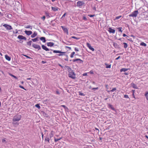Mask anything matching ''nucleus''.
Masks as SVG:
<instances>
[{
	"instance_id": "1",
	"label": "nucleus",
	"mask_w": 148,
	"mask_h": 148,
	"mask_svg": "<svg viewBox=\"0 0 148 148\" xmlns=\"http://www.w3.org/2000/svg\"><path fill=\"white\" fill-rule=\"evenodd\" d=\"M21 117L22 116L20 114H17L14 116L12 119L13 124H16V123L15 122L20 121L21 119Z\"/></svg>"
},
{
	"instance_id": "2",
	"label": "nucleus",
	"mask_w": 148,
	"mask_h": 148,
	"mask_svg": "<svg viewBox=\"0 0 148 148\" xmlns=\"http://www.w3.org/2000/svg\"><path fill=\"white\" fill-rule=\"evenodd\" d=\"M69 77L73 79H75L76 77V74L73 72V70L71 71L70 72H69Z\"/></svg>"
},
{
	"instance_id": "3",
	"label": "nucleus",
	"mask_w": 148,
	"mask_h": 148,
	"mask_svg": "<svg viewBox=\"0 0 148 148\" xmlns=\"http://www.w3.org/2000/svg\"><path fill=\"white\" fill-rule=\"evenodd\" d=\"M53 52L54 53H60V54H57L59 56H62L63 55H64V53H66L65 52H62L61 51H58V50H53Z\"/></svg>"
},
{
	"instance_id": "4",
	"label": "nucleus",
	"mask_w": 148,
	"mask_h": 148,
	"mask_svg": "<svg viewBox=\"0 0 148 148\" xmlns=\"http://www.w3.org/2000/svg\"><path fill=\"white\" fill-rule=\"evenodd\" d=\"M138 13V10H135L131 14L129 15L130 17H136Z\"/></svg>"
},
{
	"instance_id": "5",
	"label": "nucleus",
	"mask_w": 148,
	"mask_h": 148,
	"mask_svg": "<svg viewBox=\"0 0 148 148\" xmlns=\"http://www.w3.org/2000/svg\"><path fill=\"white\" fill-rule=\"evenodd\" d=\"M3 26L8 30H10L13 29V28L11 25L8 24H5L3 25Z\"/></svg>"
},
{
	"instance_id": "6",
	"label": "nucleus",
	"mask_w": 148,
	"mask_h": 148,
	"mask_svg": "<svg viewBox=\"0 0 148 148\" xmlns=\"http://www.w3.org/2000/svg\"><path fill=\"white\" fill-rule=\"evenodd\" d=\"M32 46L35 49H38V50H39L41 49V48L40 46L35 44H33Z\"/></svg>"
},
{
	"instance_id": "7",
	"label": "nucleus",
	"mask_w": 148,
	"mask_h": 148,
	"mask_svg": "<svg viewBox=\"0 0 148 148\" xmlns=\"http://www.w3.org/2000/svg\"><path fill=\"white\" fill-rule=\"evenodd\" d=\"M73 61L74 62H77V63H83V61L79 58L76 59H73Z\"/></svg>"
},
{
	"instance_id": "8",
	"label": "nucleus",
	"mask_w": 148,
	"mask_h": 148,
	"mask_svg": "<svg viewBox=\"0 0 148 148\" xmlns=\"http://www.w3.org/2000/svg\"><path fill=\"white\" fill-rule=\"evenodd\" d=\"M84 4L83 1H79L77 3V6L79 7H80Z\"/></svg>"
},
{
	"instance_id": "9",
	"label": "nucleus",
	"mask_w": 148,
	"mask_h": 148,
	"mask_svg": "<svg viewBox=\"0 0 148 148\" xmlns=\"http://www.w3.org/2000/svg\"><path fill=\"white\" fill-rule=\"evenodd\" d=\"M61 27L64 32L66 33L67 34H68V30L64 26H61Z\"/></svg>"
},
{
	"instance_id": "10",
	"label": "nucleus",
	"mask_w": 148,
	"mask_h": 148,
	"mask_svg": "<svg viewBox=\"0 0 148 148\" xmlns=\"http://www.w3.org/2000/svg\"><path fill=\"white\" fill-rule=\"evenodd\" d=\"M17 38L21 40H27V38L21 35H18Z\"/></svg>"
},
{
	"instance_id": "11",
	"label": "nucleus",
	"mask_w": 148,
	"mask_h": 148,
	"mask_svg": "<svg viewBox=\"0 0 148 148\" xmlns=\"http://www.w3.org/2000/svg\"><path fill=\"white\" fill-rule=\"evenodd\" d=\"M41 47L44 50H45V51H49V50H51V51H53V50L51 49H49L47 48L46 46H45L44 45H42Z\"/></svg>"
},
{
	"instance_id": "12",
	"label": "nucleus",
	"mask_w": 148,
	"mask_h": 148,
	"mask_svg": "<svg viewBox=\"0 0 148 148\" xmlns=\"http://www.w3.org/2000/svg\"><path fill=\"white\" fill-rule=\"evenodd\" d=\"M87 45L90 49L92 51H94L95 49L91 47V45L89 43H87Z\"/></svg>"
},
{
	"instance_id": "13",
	"label": "nucleus",
	"mask_w": 148,
	"mask_h": 148,
	"mask_svg": "<svg viewBox=\"0 0 148 148\" xmlns=\"http://www.w3.org/2000/svg\"><path fill=\"white\" fill-rule=\"evenodd\" d=\"M108 31L110 33H114L115 32V30L114 29H112L111 28H109L108 29Z\"/></svg>"
},
{
	"instance_id": "14",
	"label": "nucleus",
	"mask_w": 148,
	"mask_h": 148,
	"mask_svg": "<svg viewBox=\"0 0 148 148\" xmlns=\"http://www.w3.org/2000/svg\"><path fill=\"white\" fill-rule=\"evenodd\" d=\"M131 86L134 88L137 89H138V87L135 84L132 83L131 84Z\"/></svg>"
},
{
	"instance_id": "15",
	"label": "nucleus",
	"mask_w": 148,
	"mask_h": 148,
	"mask_svg": "<svg viewBox=\"0 0 148 148\" xmlns=\"http://www.w3.org/2000/svg\"><path fill=\"white\" fill-rule=\"evenodd\" d=\"M51 9L52 10L54 11V12H56L58 10V9H59V10H60V9H59V8L57 7H51Z\"/></svg>"
},
{
	"instance_id": "16",
	"label": "nucleus",
	"mask_w": 148,
	"mask_h": 148,
	"mask_svg": "<svg viewBox=\"0 0 148 148\" xmlns=\"http://www.w3.org/2000/svg\"><path fill=\"white\" fill-rule=\"evenodd\" d=\"M47 45L48 46L51 47L54 45V43L52 42H49L47 43Z\"/></svg>"
},
{
	"instance_id": "17",
	"label": "nucleus",
	"mask_w": 148,
	"mask_h": 148,
	"mask_svg": "<svg viewBox=\"0 0 148 148\" xmlns=\"http://www.w3.org/2000/svg\"><path fill=\"white\" fill-rule=\"evenodd\" d=\"M25 32L27 35L28 36L31 34H32V32L31 31H27L25 30Z\"/></svg>"
},
{
	"instance_id": "18",
	"label": "nucleus",
	"mask_w": 148,
	"mask_h": 148,
	"mask_svg": "<svg viewBox=\"0 0 148 148\" xmlns=\"http://www.w3.org/2000/svg\"><path fill=\"white\" fill-rule=\"evenodd\" d=\"M113 46L116 49H119L120 47L116 43L114 42L113 43Z\"/></svg>"
},
{
	"instance_id": "19",
	"label": "nucleus",
	"mask_w": 148,
	"mask_h": 148,
	"mask_svg": "<svg viewBox=\"0 0 148 148\" xmlns=\"http://www.w3.org/2000/svg\"><path fill=\"white\" fill-rule=\"evenodd\" d=\"M65 69H66L67 70L68 72H70L72 70L68 66H65Z\"/></svg>"
},
{
	"instance_id": "20",
	"label": "nucleus",
	"mask_w": 148,
	"mask_h": 148,
	"mask_svg": "<svg viewBox=\"0 0 148 148\" xmlns=\"http://www.w3.org/2000/svg\"><path fill=\"white\" fill-rule=\"evenodd\" d=\"M108 107L109 108H110L112 110H115V109L114 107H113V106L111 104H109L108 105Z\"/></svg>"
},
{
	"instance_id": "21",
	"label": "nucleus",
	"mask_w": 148,
	"mask_h": 148,
	"mask_svg": "<svg viewBox=\"0 0 148 148\" xmlns=\"http://www.w3.org/2000/svg\"><path fill=\"white\" fill-rule=\"evenodd\" d=\"M37 35V33L36 32H34L33 34L31 35V37L34 38Z\"/></svg>"
},
{
	"instance_id": "22",
	"label": "nucleus",
	"mask_w": 148,
	"mask_h": 148,
	"mask_svg": "<svg viewBox=\"0 0 148 148\" xmlns=\"http://www.w3.org/2000/svg\"><path fill=\"white\" fill-rule=\"evenodd\" d=\"M40 40L42 41L43 42H46L45 38V37H42L40 38Z\"/></svg>"
},
{
	"instance_id": "23",
	"label": "nucleus",
	"mask_w": 148,
	"mask_h": 148,
	"mask_svg": "<svg viewBox=\"0 0 148 148\" xmlns=\"http://www.w3.org/2000/svg\"><path fill=\"white\" fill-rule=\"evenodd\" d=\"M5 57L6 60H8L10 61L11 60L9 56L8 55H6L5 56Z\"/></svg>"
},
{
	"instance_id": "24",
	"label": "nucleus",
	"mask_w": 148,
	"mask_h": 148,
	"mask_svg": "<svg viewBox=\"0 0 148 148\" xmlns=\"http://www.w3.org/2000/svg\"><path fill=\"white\" fill-rule=\"evenodd\" d=\"M38 37H36L34 39H32V41H33V42H36L37 41H38Z\"/></svg>"
},
{
	"instance_id": "25",
	"label": "nucleus",
	"mask_w": 148,
	"mask_h": 148,
	"mask_svg": "<svg viewBox=\"0 0 148 148\" xmlns=\"http://www.w3.org/2000/svg\"><path fill=\"white\" fill-rule=\"evenodd\" d=\"M50 138H49V137L47 136L45 138V141H47L49 143V140Z\"/></svg>"
},
{
	"instance_id": "26",
	"label": "nucleus",
	"mask_w": 148,
	"mask_h": 148,
	"mask_svg": "<svg viewBox=\"0 0 148 148\" xmlns=\"http://www.w3.org/2000/svg\"><path fill=\"white\" fill-rule=\"evenodd\" d=\"M45 14L47 18H49L50 17V16L49 15V12H45Z\"/></svg>"
},
{
	"instance_id": "27",
	"label": "nucleus",
	"mask_w": 148,
	"mask_h": 148,
	"mask_svg": "<svg viewBox=\"0 0 148 148\" xmlns=\"http://www.w3.org/2000/svg\"><path fill=\"white\" fill-rule=\"evenodd\" d=\"M128 70V69L126 68H122L120 70V72H121L122 71L125 72Z\"/></svg>"
},
{
	"instance_id": "28",
	"label": "nucleus",
	"mask_w": 148,
	"mask_h": 148,
	"mask_svg": "<svg viewBox=\"0 0 148 148\" xmlns=\"http://www.w3.org/2000/svg\"><path fill=\"white\" fill-rule=\"evenodd\" d=\"M105 65L106 66V68H110L111 67V65H108L107 64L105 63Z\"/></svg>"
},
{
	"instance_id": "29",
	"label": "nucleus",
	"mask_w": 148,
	"mask_h": 148,
	"mask_svg": "<svg viewBox=\"0 0 148 148\" xmlns=\"http://www.w3.org/2000/svg\"><path fill=\"white\" fill-rule=\"evenodd\" d=\"M148 92H146L145 94V96L146 97V99L147 100H148Z\"/></svg>"
},
{
	"instance_id": "30",
	"label": "nucleus",
	"mask_w": 148,
	"mask_h": 148,
	"mask_svg": "<svg viewBox=\"0 0 148 148\" xmlns=\"http://www.w3.org/2000/svg\"><path fill=\"white\" fill-rule=\"evenodd\" d=\"M32 42V41H31V40H30V41H29L28 42H27V45H28V46H29V47L31 45Z\"/></svg>"
},
{
	"instance_id": "31",
	"label": "nucleus",
	"mask_w": 148,
	"mask_h": 148,
	"mask_svg": "<svg viewBox=\"0 0 148 148\" xmlns=\"http://www.w3.org/2000/svg\"><path fill=\"white\" fill-rule=\"evenodd\" d=\"M123 44L124 45V47L125 48H126L128 46V45L126 43L123 42Z\"/></svg>"
},
{
	"instance_id": "32",
	"label": "nucleus",
	"mask_w": 148,
	"mask_h": 148,
	"mask_svg": "<svg viewBox=\"0 0 148 148\" xmlns=\"http://www.w3.org/2000/svg\"><path fill=\"white\" fill-rule=\"evenodd\" d=\"M140 45L143 46L145 47H146L147 46V44L143 42H141Z\"/></svg>"
},
{
	"instance_id": "33",
	"label": "nucleus",
	"mask_w": 148,
	"mask_h": 148,
	"mask_svg": "<svg viewBox=\"0 0 148 148\" xmlns=\"http://www.w3.org/2000/svg\"><path fill=\"white\" fill-rule=\"evenodd\" d=\"M49 137L50 138H51L53 136V134L52 133V132H51L50 133L49 135Z\"/></svg>"
},
{
	"instance_id": "34",
	"label": "nucleus",
	"mask_w": 148,
	"mask_h": 148,
	"mask_svg": "<svg viewBox=\"0 0 148 148\" xmlns=\"http://www.w3.org/2000/svg\"><path fill=\"white\" fill-rule=\"evenodd\" d=\"M36 107L38 108L39 109L40 108V104H37L35 105Z\"/></svg>"
},
{
	"instance_id": "35",
	"label": "nucleus",
	"mask_w": 148,
	"mask_h": 148,
	"mask_svg": "<svg viewBox=\"0 0 148 148\" xmlns=\"http://www.w3.org/2000/svg\"><path fill=\"white\" fill-rule=\"evenodd\" d=\"M9 75L10 76H11L14 77V78H15L16 79H18V78H17V77H16V76L13 75L11 73H9Z\"/></svg>"
},
{
	"instance_id": "36",
	"label": "nucleus",
	"mask_w": 148,
	"mask_h": 148,
	"mask_svg": "<svg viewBox=\"0 0 148 148\" xmlns=\"http://www.w3.org/2000/svg\"><path fill=\"white\" fill-rule=\"evenodd\" d=\"M117 29H118L119 32H122L123 31L121 30L122 29V27H119Z\"/></svg>"
},
{
	"instance_id": "37",
	"label": "nucleus",
	"mask_w": 148,
	"mask_h": 148,
	"mask_svg": "<svg viewBox=\"0 0 148 148\" xmlns=\"http://www.w3.org/2000/svg\"><path fill=\"white\" fill-rule=\"evenodd\" d=\"M116 90V88H113L112 90H111L110 91H111V92H114V91ZM108 92H110L109 91H108Z\"/></svg>"
},
{
	"instance_id": "38",
	"label": "nucleus",
	"mask_w": 148,
	"mask_h": 148,
	"mask_svg": "<svg viewBox=\"0 0 148 148\" xmlns=\"http://www.w3.org/2000/svg\"><path fill=\"white\" fill-rule=\"evenodd\" d=\"M62 138H60L58 139H56L55 138H54V141L55 142H57L58 141L60 140Z\"/></svg>"
},
{
	"instance_id": "39",
	"label": "nucleus",
	"mask_w": 148,
	"mask_h": 148,
	"mask_svg": "<svg viewBox=\"0 0 148 148\" xmlns=\"http://www.w3.org/2000/svg\"><path fill=\"white\" fill-rule=\"evenodd\" d=\"M71 37L72 38H74V39H75L77 40H78L80 38H77V37H76L75 36H72Z\"/></svg>"
},
{
	"instance_id": "40",
	"label": "nucleus",
	"mask_w": 148,
	"mask_h": 148,
	"mask_svg": "<svg viewBox=\"0 0 148 148\" xmlns=\"http://www.w3.org/2000/svg\"><path fill=\"white\" fill-rule=\"evenodd\" d=\"M25 28H31L30 29H32V27L30 25H27V26L25 27Z\"/></svg>"
},
{
	"instance_id": "41",
	"label": "nucleus",
	"mask_w": 148,
	"mask_h": 148,
	"mask_svg": "<svg viewBox=\"0 0 148 148\" xmlns=\"http://www.w3.org/2000/svg\"><path fill=\"white\" fill-rule=\"evenodd\" d=\"M79 95H80L84 96L85 95L83 93H82L80 92H79Z\"/></svg>"
},
{
	"instance_id": "42",
	"label": "nucleus",
	"mask_w": 148,
	"mask_h": 148,
	"mask_svg": "<svg viewBox=\"0 0 148 148\" xmlns=\"http://www.w3.org/2000/svg\"><path fill=\"white\" fill-rule=\"evenodd\" d=\"M56 94L58 95H59L60 94V93L59 91L58 90L56 91Z\"/></svg>"
},
{
	"instance_id": "43",
	"label": "nucleus",
	"mask_w": 148,
	"mask_h": 148,
	"mask_svg": "<svg viewBox=\"0 0 148 148\" xmlns=\"http://www.w3.org/2000/svg\"><path fill=\"white\" fill-rule=\"evenodd\" d=\"M124 97L126 98H129L128 96L127 95H124Z\"/></svg>"
},
{
	"instance_id": "44",
	"label": "nucleus",
	"mask_w": 148,
	"mask_h": 148,
	"mask_svg": "<svg viewBox=\"0 0 148 148\" xmlns=\"http://www.w3.org/2000/svg\"><path fill=\"white\" fill-rule=\"evenodd\" d=\"M15 31H16V32H15L14 31H13V33L14 34H16L18 33L17 30V29H16Z\"/></svg>"
},
{
	"instance_id": "45",
	"label": "nucleus",
	"mask_w": 148,
	"mask_h": 148,
	"mask_svg": "<svg viewBox=\"0 0 148 148\" xmlns=\"http://www.w3.org/2000/svg\"><path fill=\"white\" fill-rule=\"evenodd\" d=\"M23 55L24 56H25V57H26L27 58H29V59H31V58L30 57H29V56H27V55H24V54H23Z\"/></svg>"
},
{
	"instance_id": "46",
	"label": "nucleus",
	"mask_w": 148,
	"mask_h": 148,
	"mask_svg": "<svg viewBox=\"0 0 148 148\" xmlns=\"http://www.w3.org/2000/svg\"><path fill=\"white\" fill-rule=\"evenodd\" d=\"M98 89V87L97 88H92V90H97Z\"/></svg>"
},
{
	"instance_id": "47",
	"label": "nucleus",
	"mask_w": 148,
	"mask_h": 148,
	"mask_svg": "<svg viewBox=\"0 0 148 148\" xmlns=\"http://www.w3.org/2000/svg\"><path fill=\"white\" fill-rule=\"evenodd\" d=\"M121 17V16H120L116 17L115 18V19L118 20V19H119Z\"/></svg>"
},
{
	"instance_id": "48",
	"label": "nucleus",
	"mask_w": 148,
	"mask_h": 148,
	"mask_svg": "<svg viewBox=\"0 0 148 148\" xmlns=\"http://www.w3.org/2000/svg\"><path fill=\"white\" fill-rule=\"evenodd\" d=\"M45 16H43V17H41V19L43 20V21H44L45 18Z\"/></svg>"
},
{
	"instance_id": "49",
	"label": "nucleus",
	"mask_w": 148,
	"mask_h": 148,
	"mask_svg": "<svg viewBox=\"0 0 148 148\" xmlns=\"http://www.w3.org/2000/svg\"><path fill=\"white\" fill-rule=\"evenodd\" d=\"M2 142L3 143H7V141L5 139H3L2 140Z\"/></svg>"
},
{
	"instance_id": "50",
	"label": "nucleus",
	"mask_w": 148,
	"mask_h": 148,
	"mask_svg": "<svg viewBox=\"0 0 148 148\" xmlns=\"http://www.w3.org/2000/svg\"><path fill=\"white\" fill-rule=\"evenodd\" d=\"M19 87L22 88H23L25 90H26L24 88V87L23 86L21 85H19Z\"/></svg>"
},
{
	"instance_id": "51",
	"label": "nucleus",
	"mask_w": 148,
	"mask_h": 148,
	"mask_svg": "<svg viewBox=\"0 0 148 148\" xmlns=\"http://www.w3.org/2000/svg\"><path fill=\"white\" fill-rule=\"evenodd\" d=\"M88 16H90V17H93L94 16H95V14H93V15H88Z\"/></svg>"
},
{
	"instance_id": "52",
	"label": "nucleus",
	"mask_w": 148,
	"mask_h": 148,
	"mask_svg": "<svg viewBox=\"0 0 148 148\" xmlns=\"http://www.w3.org/2000/svg\"><path fill=\"white\" fill-rule=\"evenodd\" d=\"M75 51H79V49H78V48H75Z\"/></svg>"
},
{
	"instance_id": "53",
	"label": "nucleus",
	"mask_w": 148,
	"mask_h": 148,
	"mask_svg": "<svg viewBox=\"0 0 148 148\" xmlns=\"http://www.w3.org/2000/svg\"><path fill=\"white\" fill-rule=\"evenodd\" d=\"M66 48L69 49L70 50H71V47L68 46H66Z\"/></svg>"
},
{
	"instance_id": "54",
	"label": "nucleus",
	"mask_w": 148,
	"mask_h": 148,
	"mask_svg": "<svg viewBox=\"0 0 148 148\" xmlns=\"http://www.w3.org/2000/svg\"><path fill=\"white\" fill-rule=\"evenodd\" d=\"M58 65L60 66L62 69H63L64 68V66H62L60 64H58Z\"/></svg>"
},
{
	"instance_id": "55",
	"label": "nucleus",
	"mask_w": 148,
	"mask_h": 148,
	"mask_svg": "<svg viewBox=\"0 0 148 148\" xmlns=\"http://www.w3.org/2000/svg\"><path fill=\"white\" fill-rule=\"evenodd\" d=\"M66 13H64V14L62 15V18H63V17H64L65 16V15H66Z\"/></svg>"
},
{
	"instance_id": "56",
	"label": "nucleus",
	"mask_w": 148,
	"mask_h": 148,
	"mask_svg": "<svg viewBox=\"0 0 148 148\" xmlns=\"http://www.w3.org/2000/svg\"><path fill=\"white\" fill-rule=\"evenodd\" d=\"M61 106H62V107H63L64 109H65L66 108V106H65V105H62Z\"/></svg>"
},
{
	"instance_id": "57",
	"label": "nucleus",
	"mask_w": 148,
	"mask_h": 148,
	"mask_svg": "<svg viewBox=\"0 0 148 148\" xmlns=\"http://www.w3.org/2000/svg\"><path fill=\"white\" fill-rule=\"evenodd\" d=\"M73 57H74V55H73V54H72L71 53L70 55V57L71 58H73Z\"/></svg>"
},
{
	"instance_id": "58",
	"label": "nucleus",
	"mask_w": 148,
	"mask_h": 148,
	"mask_svg": "<svg viewBox=\"0 0 148 148\" xmlns=\"http://www.w3.org/2000/svg\"><path fill=\"white\" fill-rule=\"evenodd\" d=\"M120 56H119L118 57H117V58H116L115 60H119L120 58Z\"/></svg>"
},
{
	"instance_id": "59",
	"label": "nucleus",
	"mask_w": 148,
	"mask_h": 148,
	"mask_svg": "<svg viewBox=\"0 0 148 148\" xmlns=\"http://www.w3.org/2000/svg\"><path fill=\"white\" fill-rule=\"evenodd\" d=\"M123 37H125V36H127L128 37V36H127L125 34H123Z\"/></svg>"
},
{
	"instance_id": "60",
	"label": "nucleus",
	"mask_w": 148,
	"mask_h": 148,
	"mask_svg": "<svg viewBox=\"0 0 148 148\" xmlns=\"http://www.w3.org/2000/svg\"><path fill=\"white\" fill-rule=\"evenodd\" d=\"M83 76H86L87 75V73H84L83 74Z\"/></svg>"
},
{
	"instance_id": "61",
	"label": "nucleus",
	"mask_w": 148,
	"mask_h": 148,
	"mask_svg": "<svg viewBox=\"0 0 148 148\" xmlns=\"http://www.w3.org/2000/svg\"><path fill=\"white\" fill-rule=\"evenodd\" d=\"M64 60H65L67 61H68V58H65L64 59Z\"/></svg>"
},
{
	"instance_id": "62",
	"label": "nucleus",
	"mask_w": 148,
	"mask_h": 148,
	"mask_svg": "<svg viewBox=\"0 0 148 148\" xmlns=\"http://www.w3.org/2000/svg\"><path fill=\"white\" fill-rule=\"evenodd\" d=\"M46 62L44 61H42V64H45V63H46Z\"/></svg>"
},
{
	"instance_id": "63",
	"label": "nucleus",
	"mask_w": 148,
	"mask_h": 148,
	"mask_svg": "<svg viewBox=\"0 0 148 148\" xmlns=\"http://www.w3.org/2000/svg\"><path fill=\"white\" fill-rule=\"evenodd\" d=\"M71 54L74 55L75 54V52H73L71 53Z\"/></svg>"
},
{
	"instance_id": "64",
	"label": "nucleus",
	"mask_w": 148,
	"mask_h": 148,
	"mask_svg": "<svg viewBox=\"0 0 148 148\" xmlns=\"http://www.w3.org/2000/svg\"><path fill=\"white\" fill-rule=\"evenodd\" d=\"M135 90H132V91L133 93H134L135 92Z\"/></svg>"
}]
</instances>
